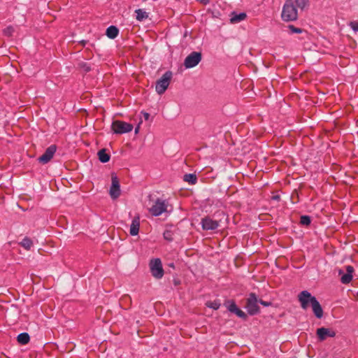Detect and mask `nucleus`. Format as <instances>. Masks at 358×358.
I'll use <instances>...</instances> for the list:
<instances>
[{"mask_svg":"<svg viewBox=\"0 0 358 358\" xmlns=\"http://www.w3.org/2000/svg\"><path fill=\"white\" fill-rule=\"evenodd\" d=\"M183 180L191 185H194L197 182V178L195 174L187 173L184 175Z\"/></svg>","mask_w":358,"mask_h":358,"instance_id":"412c9836","label":"nucleus"},{"mask_svg":"<svg viewBox=\"0 0 358 358\" xmlns=\"http://www.w3.org/2000/svg\"><path fill=\"white\" fill-rule=\"evenodd\" d=\"M173 233L171 230H166L163 234L164 239H166L168 241H173Z\"/></svg>","mask_w":358,"mask_h":358,"instance_id":"393cba45","label":"nucleus"},{"mask_svg":"<svg viewBox=\"0 0 358 358\" xmlns=\"http://www.w3.org/2000/svg\"><path fill=\"white\" fill-rule=\"evenodd\" d=\"M14 32V29L12 27H8L3 30V33L6 36H12Z\"/></svg>","mask_w":358,"mask_h":358,"instance_id":"c85d7f7f","label":"nucleus"},{"mask_svg":"<svg viewBox=\"0 0 358 358\" xmlns=\"http://www.w3.org/2000/svg\"><path fill=\"white\" fill-rule=\"evenodd\" d=\"M78 67L85 72H89L91 70L90 66L85 62H81L78 63Z\"/></svg>","mask_w":358,"mask_h":358,"instance_id":"bb28decb","label":"nucleus"},{"mask_svg":"<svg viewBox=\"0 0 358 358\" xmlns=\"http://www.w3.org/2000/svg\"><path fill=\"white\" fill-rule=\"evenodd\" d=\"M350 27L351 28L355 31H358V21L357 22H352L350 23Z\"/></svg>","mask_w":358,"mask_h":358,"instance_id":"c756f323","label":"nucleus"},{"mask_svg":"<svg viewBox=\"0 0 358 358\" xmlns=\"http://www.w3.org/2000/svg\"><path fill=\"white\" fill-rule=\"evenodd\" d=\"M202 55L201 52H192L185 59L184 66L186 69H190L196 66L201 60Z\"/></svg>","mask_w":358,"mask_h":358,"instance_id":"6e6552de","label":"nucleus"},{"mask_svg":"<svg viewBox=\"0 0 358 358\" xmlns=\"http://www.w3.org/2000/svg\"><path fill=\"white\" fill-rule=\"evenodd\" d=\"M317 336L320 341L326 340L328 337H334L336 332L332 329L321 327L317 329Z\"/></svg>","mask_w":358,"mask_h":358,"instance_id":"ddd939ff","label":"nucleus"},{"mask_svg":"<svg viewBox=\"0 0 358 358\" xmlns=\"http://www.w3.org/2000/svg\"><path fill=\"white\" fill-rule=\"evenodd\" d=\"M152 275L156 279H161L164 274L162 263L160 259H151L149 264Z\"/></svg>","mask_w":358,"mask_h":358,"instance_id":"39448f33","label":"nucleus"},{"mask_svg":"<svg viewBox=\"0 0 358 358\" xmlns=\"http://www.w3.org/2000/svg\"><path fill=\"white\" fill-rule=\"evenodd\" d=\"M224 305L226 306L227 310L232 313L236 314L238 317L243 319L244 320H246L248 318L247 314L243 312L242 310L238 308L236 304V303L234 301H227Z\"/></svg>","mask_w":358,"mask_h":358,"instance_id":"9d476101","label":"nucleus"},{"mask_svg":"<svg viewBox=\"0 0 358 358\" xmlns=\"http://www.w3.org/2000/svg\"><path fill=\"white\" fill-rule=\"evenodd\" d=\"M142 113H143V115L144 117V119L145 120H148L149 117H150V114L148 113H147V112H142Z\"/></svg>","mask_w":358,"mask_h":358,"instance_id":"2f4dec72","label":"nucleus"},{"mask_svg":"<svg viewBox=\"0 0 358 358\" xmlns=\"http://www.w3.org/2000/svg\"><path fill=\"white\" fill-rule=\"evenodd\" d=\"M140 227V217H135L131 224L129 233L131 236H136L138 234Z\"/></svg>","mask_w":358,"mask_h":358,"instance_id":"2eb2a0df","label":"nucleus"},{"mask_svg":"<svg viewBox=\"0 0 358 358\" xmlns=\"http://www.w3.org/2000/svg\"><path fill=\"white\" fill-rule=\"evenodd\" d=\"M296 5L298 8L303 9L308 5L307 0H295Z\"/></svg>","mask_w":358,"mask_h":358,"instance_id":"a878e982","label":"nucleus"},{"mask_svg":"<svg viewBox=\"0 0 358 358\" xmlns=\"http://www.w3.org/2000/svg\"><path fill=\"white\" fill-rule=\"evenodd\" d=\"M118 33L119 30L115 26H110L106 29V36L111 39L116 38L118 35Z\"/></svg>","mask_w":358,"mask_h":358,"instance_id":"dca6fc26","label":"nucleus"},{"mask_svg":"<svg viewBox=\"0 0 358 358\" xmlns=\"http://www.w3.org/2000/svg\"><path fill=\"white\" fill-rule=\"evenodd\" d=\"M98 157L102 163L108 162L110 160V155L106 152L105 149L100 150L98 152Z\"/></svg>","mask_w":358,"mask_h":358,"instance_id":"aec40b11","label":"nucleus"},{"mask_svg":"<svg viewBox=\"0 0 358 358\" xmlns=\"http://www.w3.org/2000/svg\"><path fill=\"white\" fill-rule=\"evenodd\" d=\"M281 17L285 22L295 21L297 20V10L292 0H287L284 4Z\"/></svg>","mask_w":358,"mask_h":358,"instance_id":"f03ea898","label":"nucleus"},{"mask_svg":"<svg viewBox=\"0 0 358 358\" xmlns=\"http://www.w3.org/2000/svg\"><path fill=\"white\" fill-rule=\"evenodd\" d=\"M139 129H140V124H138L136 128H135V134H138V131H139Z\"/></svg>","mask_w":358,"mask_h":358,"instance_id":"473e14b6","label":"nucleus"},{"mask_svg":"<svg viewBox=\"0 0 358 358\" xmlns=\"http://www.w3.org/2000/svg\"><path fill=\"white\" fill-rule=\"evenodd\" d=\"M258 303L259 300L257 299V296L255 293H250L246 300L245 305V308L249 315H255L259 313Z\"/></svg>","mask_w":358,"mask_h":358,"instance_id":"20e7f679","label":"nucleus"},{"mask_svg":"<svg viewBox=\"0 0 358 358\" xmlns=\"http://www.w3.org/2000/svg\"><path fill=\"white\" fill-rule=\"evenodd\" d=\"M311 222L310 217L308 215H302L300 218V223L304 226H308Z\"/></svg>","mask_w":358,"mask_h":358,"instance_id":"5701e85b","label":"nucleus"},{"mask_svg":"<svg viewBox=\"0 0 358 358\" xmlns=\"http://www.w3.org/2000/svg\"><path fill=\"white\" fill-rule=\"evenodd\" d=\"M168 203L164 200L157 199L155 203L149 208V212L153 216H159L167 212Z\"/></svg>","mask_w":358,"mask_h":358,"instance_id":"0eeeda50","label":"nucleus"},{"mask_svg":"<svg viewBox=\"0 0 358 358\" xmlns=\"http://www.w3.org/2000/svg\"><path fill=\"white\" fill-rule=\"evenodd\" d=\"M172 78V73L169 71H166L156 83L155 90L156 92L162 95L165 92L168 88L171 80Z\"/></svg>","mask_w":358,"mask_h":358,"instance_id":"7ed1b4c3","label":"nucleus"},{"mask_svg":"<svg viewBox=\"0 0 358 358\" xmlns=\"http://www.w3.org/2000/svg\"><path fill=\"white\" fill-rule=\"evenodd\" d=\"M246 17L247 15L245 13H240L238 14L233 13L230 20L231 23H238L244 20Z\"/></svg>","mask_w":358,"mask_h":358,"instance_id":"f3484780","label":"nucleus"},{"mask_svg":"<svg viewBox=\"0 0 358 358\" xmlns=\"http://www.w3.org/2000/svg\"><path fill=\"white\" fill-rule=\"evenodd\" d=\"M206 305L210 308L217 310L220 306V303L217 301H208Z\"/></svg>","mask_w":358,"mask_h":358,"instance_id":"b1692460","label":"nucleus"},{"mask_svg":"<svg viewBox=\"0 0 358 358\" xmlns=\"http://www.w3.org/2000/svg\"><path fill=\"white\" fill-rule=\"evenodd\" d=\"M17 342L22 345H26L29 342L30 337L27 333H21L17 337Z\"/></svg>","mask_w":358,"mask_h":358,"instance_id":"a211bd4d","label":"nucleus"},{"mask_svg":"<svg viewBox=\"0 0 358 358\" xmlns=\"http://www.w3.org/2000/svg\"><path fill=\"white\" fill-rule=\"evenodd\" d=\"M136 20H138V21H143V20L148 18V15L147 14V13L144 10H143L142 9H137L136 10Z\"/></svg>","mask_w":358,"mask_h":358,"instance_id":"4be33fe9","label":"nucleus"},{"mask_svg":"<svg viewBox=\"0 0 358 358\" xmlns=\"http://www.w3.org/2000/svg\"><path fill=\"white\" fill-rule=\"evenodd\" d=\"M346 273H344L342 270L338 271V275H341V282L343 284H348L352 280V273L354 272V268L352 266H346Z\"/></svg>","mask_w":358,"mask_h":358,"instance_id":"4468645a","label":"nucleus"},{"mask_svg":"<svg viewBox=\"0 0 358 358\" xmlns=\"http://www.w3.org/2000/svg\"><path fill=\"white\" fill-rule=\"evenodd\" d=\"M19 244L27 250H29L34 245L31 239L28 237L24 238Z\"/></svg>","mask_w":358,"mask_h":358,"instance_id":"6ab92c4d","label":"nucleus"},{"mask_svg":"<svg viewBox=\"0 0 358 358\" xmlns=\"http://www.w3.org/2000/svg\"><path fill=\"white\" fill-rule=\"evenodd\" d=\"M57 150V146L55 145H51L45 151V152L38 157V160L41 164L48 163L53 157Z\"/></svg>","mask_w":358,"mask_h":358,"instance_id":"9b49d317","label":"nucleus"},{"mask_svg":"<svg viewBox=\"0 0 358 358\" xmlns=\"http://www.w3.org/2000/svg\"><path fill=\"white\" fill-rule=\"evenodd\" d=\"M298 300L300 302L301 307L303 310L308 309L310 306L312 307L313 311L317 318H321L323 316V310L321 305L317 299L312 296V294L303 290L298 295Z\"/></svg>","mask_w":358,"mask_h":358,"instance_id":"f257e3e1","label":"nucleus"},{"mask_svg":"<svg viewBox=\"0 0 358 358\" xmlns=\"http://www.w3.org/2000/svg\"><path fill=\"white\" fill-rule=\"evenodd\" d=\"M120 181L115 173L111 175V186L109 190V194L113 199H117L120 195Z\"/></svg>","mask_w":358,"mask_h":358,"instance_id":"1a4fd4ad","label":"nucleus"},{"mask_svg":"<svg viewBox=\"0 0 358 358\" xmlns=\"http://www.w3.org/2000/svg\"><path fill=\"white\" fill-rule=\"evenodd\" d=\"M134 127L131 124L121 120L113 122L111 129L115 134H122L132 131Z\"/></svg>","mask_w":358,"mask_h":358,"instance_id":"423d86ee","label":"nucleus"},{"mask_svg":"<svg viewBox=\"0 0 358 358\" xmlns=\"http://www.w3.org/2000/svg\"><path fill=\"white\" fill-rule=\"evenodd\" d=\"M259 303H261L262 305H263L265 307H268V306L271 305V302L265 301H263V300H259Z\"/></svg>","mask_w":358,"mask_h":358,"instance_id":"7c9ffc66","label":"nucleus"},{"mask_svg":"<svg viewBox=\"0 0 358 358\" xmlns=\"http://www.w3.org/2000/svg\"><path fill=\"white\" fill-rule=\"evenodd\" d=\"M201 224L202 229L206 231L215 230L219 227V222L209 217L202 218Z\"/></svg>","mask_w":358,"mask_h":358,"instance_id":"f8f14e48","label":"nucleus"},{"mask_svg":"<svg viewBox=\"0 0 358 358\" xmlns=\"http://www.w3.org/2000/svg\"><path fill=\"white\" fill-rule=\"evenodd\" d=\"M289 29H290L291 32L293 34H301L302 33L303 30L300 28L295 27L294 25H289L288 26Z\"/></svg>","mask_w":358,"mask_h":358,"instance_id":"cd10ccee","label":"nucleus"}]
</instances>
